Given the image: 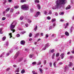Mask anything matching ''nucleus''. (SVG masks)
<instances>
[{
  "instance_id": "1",
  "label": "nucleus",
  "mask_w": 74,
  "mask_h": 74,
  "mask_svg": "<svg viewBox=\"0 0 74 74\" xmlns=\"http://www.w3.org/2000/svg\"><path fill=\"white\" fill-rule=\"evenodd\" d=\"M65 0H57L56 1V5L55 7H53V10H56V9H60L62 7V5H64L66 3Z\"/></svg>"
},
{
  "instance_id": "2",
  "label": "nucleus",
  "mask_w": 74,
  "mask_h": 74,
  "mask_svg": "<svg viewBox=\"0 0 74 74\" xmlns=\"http://www.w3.org/2000/svg\"><path fill=\"white\" fill-rule=\"evenodd\" d=\"M21 9L24 10H29V6L25 4L21 6Z\"/></svg>"
},
{
  "instance_id": "3",
  "label": "nucleus",
  "mask_w": 74,
  "mask_h": 74,
  "mask_svg": "<svg viewBox=\"0 0 74 74\" xmlns=\"http://www.w3.org/2000/svg\"><path fill=\"white\" fill-rule=\"evenodd\" d=\"M15 27V25L11 24L10 27L11 31H12V33H14L15 31V29H14V27Z\"/></svg>"
},
{
  "instance_id": "4",
  "label": "nucleus",
  "mask_w": 74,
  "mask_h": 74,
  "mask_svg": "<svg viewBox=\"0 0 74 74\" xmlns=\"http://www.w3.org/2000/svg\"><path fill=\"white\" fill-rule=\"evenodd\" d=\"M49 45H50L49 44V43H47V44H46L45 47L44 48H43V50H45L47 48H48V47H49Z\"/></svg>"
},
{
  "instance_id": "5",
  "label": "nucleus",
  "mask_w": 74,
  "mask_h": 74,
  "mask_svg": "<svg viewBox=\"0 0 74 74\" xmlns=\"http://www.w3.org/2000/svg\"><path fill=\"white\" fill-rule=\"evenodd\" d=\"M40 15V12H36V14L35 15V17H37Z\"/></svg>"
},
{
  "instance_id": "6",
  "label": "nucleus",
  "mask_w": 74,
  "mask_h": 74,
  "mask_svg": "<svg viewBox=\"0 0 74 74\" xmlns=\"http://www.w3.org/2000/svg\"><path fill=\"white\" fill-rule=\"evenodd\" d=\"M20 43L21 45H24L25 44V42L24 40H21V41Z\"/></svg>"
},
{
  "instance_id": "7",
  "label": "nucleus",
  "mask_w": 74,
  "mask_h": 74,
  "mask_svg": "<svg viewBox=\"0 0 74 74\" xmlns=\"http://www.w3.org/2000/svg\"><path fill=\"white\" fill-rule=\"evenodd\" d=\"M12 53V49H11V50H10L9 53L8 52V53H7V55L8 56V55H10V53Z\"/></svg>"
},
{
  "instance_id": "8",
  "label": "nucleus",
  "mask_w": 74,
  "mask_h": 74,
  "mask_svg": "<svg viewBox=\"0 0 74 74\" xmlns=\"http://www.w3.org/2000/svg\"><path fill=\"white\" fill-rule=\"evenodd\" d=\"M12 25H14V26H15L16 25V21H14L13 22L12 24Z\"/></svg>"
},
{
  "instance_id": "9",
  "label": "nucleus",
  "mask_w": 74,
  "mask_h": 74,
  "mask_svg": "<svg viewBox=\"0 0 74 74\" xmlns=\"http://www.w3.org/2000/svg\"><path fill=\"white\" fill-rule=\"evenodd\" d=\"M6 17L7 18H10L11 17V15L9 14H6Z\"/></svg>"
},
{
  "instance_id": "10",
  "label": "nucleus",
  "mask_w": 74,
  "mask_h": 74,
  "mask_svg": "<svg viewBox=\"0 0 74 74\" xmlns=\"http://www.w3.org/2000/svg\"><path fill=\"white\" fill-rule=\"evenodd\" d=\"M8 42H7L6 43V45L4 44V47H8Z\"/></svg>"
},
{
  "instance_id": "11",
  "label": "nucleus",
  "mask_w": 74,
  "mask_h": 74,
  "mask_svg": "<svg viewBox=\"0 0 74 74\" xmlns=\"http://www.w3.org/2000/svg\"><path fill=\"white\" fill-rule=\"evenodd\" d=\"M70 8H71V6H70V5H69L66 8V10H69V9H70Z\"/></svg>"
},
{
  "instance_id": "12",
  "label": "nucleus",
  "mask_w": 74,
  "mask_h": 74,
  "mask_svg": "<svg viewBox=\"0 0 74 74\" xmlns=\"http://www.w3.org/2000/svg\"><path fill=\"white\" fill-rule=\"evenodd\" d=\"M35 38H36V37H38V36H39V33H37L36 34H35Z\"/></svg>"
},
{
  "instance_id": "13",
  "label": "nucleus",
  "mask_w": 74,
  "mask_h": 74,
  "mask_svg": "<svg viewBox=\"0 0 74 74\" xmlns=\"http://www.w3.org/2000/svg\"><path fill=\"white\" fill-rule=\"evenodd\" d=\"M3 28H0V34H3V32L2 31Z\"/></svg>"
},
{
  "instance_id": "14",
  "label": "nucleus",
  "mask_w": 74,
  "mask_h": 74,
  "mask_svg": "<svg viewBox=\"0 0 74 74\" xmlns=\"http://www.w3.org/2000/svg\"><path fill=\"white\" fill-rule=\"evenodd\" d=\"M65 34L66 36H69V33L67 32H65Z\"/></svg>"
},
{
  "instance_id": "15",
  "label": "nucleus",
  "mask_w": 74,
  "mask_h": 74,
  "mask_svg": "<svg viewBox=\"0 0 74 74\" xmlns=\"http://www.w3.org/2000/svg\"><path fill=\"white\" fill-rule=\"evenodd\" d=\"M69 67H71V66H73V63H72L71 62H69Z\"/></svg>"
},
{
  "instance_id": "16",
  "label": "nucleus",
  "mask_w": 74,
  "mask_h": 74,
  "mask_svg": "<svg viewBox=\"0 0 74 74\" xmlns=\"http://www.w3.org/2000/svg\"><path fill=\"white\" fill-rule=\"evenodd\" d=\"M37 7L38 8V9H39V10L41 9V6H40V4H38L37 5Z\"/></svg>"
},
{
  "instance_id": "17",
  "label": "nucleus",
  "mask_w": 74,
  "mask_h": 74,
  "mask_svg": "<svg viewBox=\"0 0 74 74\" xmlns=\"http://www.w3.org/2000/svg\"><path fill=\"white\" fill-rule=\"evenodd\" d=\"M39 71L40 72V73L41 74H42V72L43 71V70H42V69L41 68L39 69Z\"/></svg>"
},
{
  "instance_id": "18",
  "label": "nucleus",
  "mask_w": 74,
  "mask_h": 74,
  "mask_svg": "<svg viewBox=\"0 0 74 74\" xmlns=\"http://www.w3.org/2000/svg\"><path fill=\"white\" fill-rule=\"evenodd\" d=\"M10 8H7L6 10H5V12H8V11H9L10 10Z\"/></svg>"
},
{
  "instance_id": "19",
  "label": "nucleus",
  "mask_w": 74,
  "mask_h": 74,
  "mask_svg": "<svg viewBox=\"0 0 74 74\" xmlns=\"http://www.w3.org/2000/svg\"><path fill=\"white\" fill-rule=\"evenodd\" d=\"M5 39H6V36H4L2 38V41H5Z\"/></svg>"
},
{
  "instance_id": "20",
  "label": "nucleus",
  "mask_w": 74,
  "mask_h": 74,
  "mask_svg": "<svg viewBox=\"0 0 74 74\" xmlns=\"http://www.w3.org/2000/svg\"><path fill=\"white\" fill-rule=\"evenodd\" d=\"M69 23H67L66 24V26L65 27V29H66L67 28V27L69 26Z\"/></svg>"
},
{
  "instance_id": "21",
  "label": "nucleus",
  "mask_w": 74,
  "mask_h": 74,
  "mask_svg": "<svg viewBox=\"0 0 74 74\" xmlns=\"http://www.w3.org/2000/svg\"><path fill=\"white\" fill-rule=\"evenodd\" d=\"M21 3H24V2H26V0H21L20 1Z\"/></svg>"
},
{
  "instance_id": "22",
  "label": "nucleus",
  "mask_w": 74,
  "mask_h": 74,
  "mask_svg": "<svg viewBox=\"0 0 74 74\" xmlns=\"http://www.w3.org/2000/svg\"><path fill=\"white\" fill-rule=\"evenodd\" d=\"M19 51H18L16 54V56H19Z\"/></svg>"
},
{
  "instance_id": "23",
  "label": "nucleus",
  "mask_w": 74,
  "mask_h": 74,
  "mask_svg": "<svg viewBox=\"0 0 74 74\" xmlns=\"http://www.w3.org/2000/svg\"><path fill=\"white\" fill-rule=\"evenodd\" d=\"M55 51V50L54 49H52L51 51H50V53H53Z\"/></svg>"
},
{
  "instance_id": "24",
  "label": "nucleus",
  "mask_w": 74,
  "mask_h": 74,
  "mask_svg": "<svg viewBox=\"0 0 74 74\" xmlns=\"http://www.w3.org/2000/svg\"><path fill=\"white\" fill-rule=\"evenodd\" d=\"M55 21H56V18H53L51 20V22H55Z\"/></svg>"
},
{
  "instance_id": "25",
  "label": "nucleus",
  "mask_w": 74,
  "mask_h": 74,
  "mask_svg": "<svg viewBox=\"0 0 74 74\" xmlns=\"http://www.w3.org/2000/svg\"><path fill=\"white\" fill-rule=\"evenodd\" d=\"M21 73H22V74H23V73H25V70H23L21 71Z\"/></svg>"
},
{
  "instance_id": "26",
  "label": "nucleus",
  "mask_w": 74,
  "mask_h": 74,
  "mask_svg": "<svg viewBox=\"0 0 74 74\" xmlns=\"http://www.w3.org/2000/svg\"><path fill=\"white\" fill-rule=\"evenodd\" d=\"M9 35L10 36V38H11V37H12V33H10L9 34Z\"/></svg>"
},
{
  "instance_id": "27",
  "label": "nucleus",
  "mask_w": 74,
  "mask_h": 74,
  "mask_svg": "<svg viewBox=\"0 0 74 74\" xmlns=\"http://www.w3.org/2000/svg\"><path fill=\"white\" fill-rule=\"evenodd\" d=\"M62 32H63V31H62V29H60V30H59V33L61 34V33H62Z\"/></svg>"
},
{
  "instance_id": "28",
  "label": "nucleus",
  "mask_w": 74,
  "mask_h": 74,
  "mask_svg": "<svg viewBox=\"0 0 74 74\" xmlns=\"http://www.w3.org/2000/svg\"><path fill=\"white\" fill-rule=\"evenodd\" d=\"M35 3H39L40 2V1H39V0H35Z\"/></svg>"
},
{
  "instance_id": "29",
  "label": "nucleus",
  "mask_w": 74,
  "mask_h": 74,
  "mask_svg": "<svg viewBox=\"0 0 74 74\" xmlns=\"http://www.w3.org/2000/svg\"><path fill=\"white\" fill-rule=\"evenodd\" d=\"M73 31V26H72L71 27V29H70V33H71Z\"/></svg>"
},
{
  "instance_id": "30",
  "label": "nucleus",
  "mask_w": 74,
  "mask_h": 74,
  "mask_svg": "<svg viewBox=\"0 0 74 74\" xmlns=\"http://www.w3.org/2000/svg\"><path fill=\"white\" fill-rule=\"evenodd\" d=\"M14 8H15V9H17V8H19V6H15L14 7Z\"/></svg>"
},
{
  "instance_id": "31",
  "label": "nucleus",
  "mask_w": 74,
  "mask_h": 74,
  "mask_svg": "<svg viewBox=\"0 0 74 74\" xmlns=\"http://www.w3.org/2000/svg\"><path fill=\"white\" fill-rule=\"evenodd\" d=\"M37 26L36 25V26L35 28L34 29V30H35V31H36V30H37Z\"/></svg>"
},
{
  "instance_id": "32",
  "label": "nucleus",
  "mask_w": 74,
  "mask_h": 74,
  "mask_svg": "<svg viewBox=\"0 0 74 74\" xmlns=\"http://www.w3.org/2000/svg\"><path fill=\"white\" fill-rule=\"evenodd\" d=\"M3 1H4L3 3L4 4H5V3H7V0H3Z\"/></svg>"
},
{
  "instance_id": "33",
  "label": "nucleus",
  "mask_w": 74,
  "mask_h": 74,
  "mask_svg": "<svg viewBox=\"0 0 74 74\" xmlns=\"http://www.w3.org/2000/svg\"><path fill=\"white\" fill-rule=\"evenodd\" d=\"M32 73H33L32 74H37V73H35V71H32Z\"/></svg>"
},
{
  "instance_id": "34",
  "label": "nucleus",
  "mask_w": 74,
  "mask_h": 74,
  "mask_svg": "<svg viewBox=\"0 0 74 74\" xmlns=\"http://www.w3.org/2000/svg\"><path fill=\"white\" fill-rule=\"evenodd\" d=\"M49 36L48 35V34H46V36L45 37V38H48V37Z\"/></svg>"
},
{
  "instance_id": "35",
  "label": "nucleus",
  "mask_w": 74,
  "mask_h": 74,
  "mask_svg": "<svg viewBox=\"0 0 74 74\" xmlns=\"http://www.w3.org/2000/svg\"><path fill=\"white\" fill-rule=\"evenodd\" d=\"M5 17H3L2 18V21H4V20H5Z\"/></svg>"
},
{
  "instance_id": "36",
  "label": "nucleus",
  "mask_w": 74,
  "mask_h": 74,
  "mask_svg": "<svg viewBox=\"0 0 74 74\" xmlns=\"http://www.w3.org/2000/svg\"><path fill=\"white\" fill-rule=\"evenodd\" d=\"M52 62H50L49 64V66H50V67H52Z\"/></svg>"
},
{
  "instance_id": "37",
  "label": "nucleus",
  "mask_w": 74,
  "mask_h": 74,
  "mask_svg": "<svg viewBox=\"0 0 74 74\" xmlns=\"http://www.w3.org/2000/svg\"><path fill=\"white\" fill-rule=\"evenodd\" d=\"M47 19H48V20H49L50 19H51V17H50V16H48L47 17Z\"/></svg>"
},
{
  "instance_id": "38",
  "label": "nucleus",
  "mask_w": 74,
  "mask_h": 74,
  "mask_svg": "<svg viewBox=\"0 0 74 74\" xmlns=\"http://www.w3.org/2000/svg\"><path fill=\"white\" fill-rule=\"evenodd\" d=\"M48 14H49L50 15H51V14H52V11H51V10H50Z\"/></svg>"
},
{
  "instance_id": "39",
  "label": "nucleus",
  "mask_w": 74,
  "mask_h": 74,
  "mask_svg": "<svg viewBox=\"0 0 74 74\" xmlns=\"http://www.w3.org/2000/svg\"><path fill=\"white\" fill-rule=\"evenodd\" d=\"M56 62H54L53 66L54 67H56Z\"/></svg>"
},
{
  "instance_id": "40",
  "label": "nucleus",
  "mask_w": 74,
  "mask_h": 74,
  "mask_svg": "<svg viewBox=\"0 0 74 74\" xmlns=\"http://www.w3.org/2000/svg\"><path fill=\"white\" fill-rule=\"evenodd\" d=\"M32 36V33H30L29 35V37H31Z\"/></svg>"
},
{
  "instance_id": "41",
  "label": "nucleus",
  "mask_w": 74,
  "mask_h": 74,
  "mask_svg": "<svg viewBox=\"0 0 74 74\" xmlns=\"http://www.w3.org/2000/svg\"><path fill=\"white\" fill-rule=\"evenodd\" d=\"M16 37H20V35L19 34H18L16 35Z\"/></svg>"
},
{
  "instance_id": "42",
  "label": "nucleus",
  "mask_w": 74,
  "mask_h": 74,
  "mask_svg": "<svg viewBox=\"0 0 74 74\" xmlns=\"http://www.w3.org/2000/svg\"><path fill=\"white\" fill-rule=\"evenodd\" d=\"M36 63H37V62H32V64H36Z\"/></svg>"
},
{
  "instance_id": "43",
  "label": "nucleus",
  "mask_w": 74,
  "mask_h": 74,
  "mask_svg": "<svg viewBox=\"0 0 74 74\" xmlns=\"http://www.w3.org/2000/svg\"><path fill=\"white\" fill-rule=\"evenodd\" d=\"M13 11H14V9H13L12 8H11L10 10V12H13Z\"/></svg>"
},
{
  "instance_id": "44",
  "label": "nucleus",
  "mask_w": 74,
  "mask_h": 74,
  "mask_svg": "<svg viewBox=\"0 0 74 74\" xmlns=\"http://www.w3.org/2000/svg\"><path fill=\"white\" fill-rule=\"evenodd\" d=\"M19 71V68H17V70H16V72L18 73Z\"/></svg>"
},
{
  "instance_id": "45",
  "label": "nucleus",
  "mask_w": 74,
  "mask_h": 74,
  "mask_svg": "<svg viewBox=\"0 0 74 74\" xmlns=\"http://www.w3.org/2000/svg\"><path fill=\"white\" fill-rule=\"evenodd\" d=\"M23 18H24L23 16H22L20 17V19H21V20H22V19H23Z\"/></svg>"
},
{
  "instance_id": "46",
  "label": "nucleus",
  "mask_w": 74,
  "mask_h": 74,
  "mask_svg": "<svg viewBox=\"0 0 74 74\" xmlns=\"http://www.w3.org/2000/svg\"><path fill=\"white\" fill-rule=\"evenodd\" d=\"M27 21L29 23H30V22H32V21H30V19H28Z\"/></svg>"
},
{
  "instance_id": "47",
  "label": "nucleus",
  "mask_w": 74,
  "mask_h": 74,
  "mask_svg": "<svg viewBox=\"0 0 74 74\" xmlns=\"http://www.w3.org/2000/svg\"><path fill=\"white\" fill-rule=\"evenodd\" d=\"M55 25H56V23H54L53 24V28H54V27L55 26Z\"/></svg>"
},
{
  "instance_id": "48",
  "label": "nucleus",
  "mask_w": 74,
  "mask_h": 74,
  "mask_svg": "<svg viewBox=\"0 0 74 74\" xmlns=\"http://www.w3.org/2000/svg\"><path fill=\"white\" fill-rule=\"evenodd\" d=\"M44 14H45V15H48L47 14V12L46 11H44Z\"/></svg>"
},
{
  "instance_id": "49",
  "label": "nucleus",
  "mask_w": 74,
  "mask_h": 74,
  "mask_svg": "<svg viewBox=\"0 0 74 74\" xmlns=\"http://www.w3.org/2000/svg\"><path fill=\"white\" fill-rule=\"evenodd\" d=\"M52 26H50L49 27V30H51V29H52Z\"/></svg>"
},
{
  "instance_id": "50",
  "label": "nucleus",
  "mask_w": 74,
  "mask_h": 74,
  "mask_svg": "<svg viewBox=\"0 0 74 74\" xmlns=\"http://www.w3.org/2000/svg\"><path fill=\"white\" fill-rule=\"evenodd\" d=\"M41 64V62H39V63L37 64V65H40V64Z\"/></svg>"
},
{
  "instance_id": "51",
  "label": "nucleus",
  "mask_w": 74,
  "mask_h": 74,
  "mask_svg": "<svg viewBox=\"0 0 74 74\" xmlns=\"http://www.w3.org/2000/svg\"><path fill=\"white\" fill-rule=\"evenodd\" d=\"M30 11L31 12H33V9H30Z\"/></svg>"
},
{
  "instance_id": "52",
  "label": "nucleus",
  "mask_w": 74,
  "mask_h": 74,
  "mask_svg": "<svg viewBox=\"0 0 74 74\" xmlns=\"http://www.w3.org/2000/svg\"><path fill=\"white\" fill-rule=\"evenodd\" d=\"M44 64H45L46 63H47V61H46V60H45L44 61Z\"/></svg>"
},
{
  "instance_id": "53",
  "label": "nucleus",
  "mask_w": 74,
  "mask_h": 74,
  "mask_svg": "<svg viewBox=\"0 0 74 74\" xmlns=\"http://www.w3.org/2000/svg\"><path fill=\"white\" fill-rule=\"evenodd\" d=\"M61 58L62 59H63L64 58V56H61Z\"/></svg>"
},
{
  "instance_id": "54",
  "label": "nucleus",
  "mask_w": 74,
  "mask_h": 74,
  "mask_svg": "<svg viewBox=\"0 0 74 74\" xmlns=\"http://www.w3.org/2000/svg\"><path fill=\"white\" fill-rule=\"evenodd\" d=\"M64 21V20L61 19L60 20V22H63Z\"/></svg>"
},
{
  "instance_id": "55",
  "label": "nucleus",
  "mask_w": 74,
  "mask_h": 74,
  "mask_svg": "<svg viewBox=\"0 0 74 74\" xmlns=\"http://www.w3.org/2000/svg\"><path fill=\"white\" fill-rule=\"evenodd\" d=\"M19 14H20V12H16V14H17V15H18Z\"/></svg>"
},
{
  "instance_id": "56",
  "label": "nucleus",
  "mask_w": 74,
  "mask_h": 74,
  "mask_svg": "<svg viewBox=\"0 0 74 74\" xmlns=\"http://www.w3.org/2000/svg\"><path fill=\"white\" fill-rule=\"evenodd\" d=\"M55 36V34H53L52 36H51L52 37H54V36Z\"/></svg>"
},
{
  "instance_id": "57",
  "label": "nucleus",
  "mask_w": 74,
  "mask_h": 74,
  "mask_svg": "<svg viewBox=\"0 0 74 74\" xmlns=\"http://www.w3.org/2000/svg\"><path fill=\"white\" fill-rule=\"evenodd\" d=\"M56 56H59V53H57L56 54Z\"/></svg>"
},
{
  "instance_id": "58",
  "label": "nucleus",
  "mask_w": 74,
  "mask_h": 74,
  "mask_svg": "<svg viewBox=\"0 0 74 74\" xmlns=\"http://www.w3.org/2000/svg\"><path fill=\"white\" fill-rule=\"evenodd\" d=\"M26 33V32L25 31H24L21 32V33H22V34H24V33Z\"/></svg>"
},
{
  "instance_id": "59",
  "label": "nucleus",
  "mask_w": 74,
  "mask_h": 74,
  "mask_svg": "<svg viewBox=\"0 0 74 74\" xmlns=\"http://www.w3.org/2000/svg\"><path fill=\"white\" fill-rule=\"evenodd\" d=\"M25 26L26 27H28V24H25Z\"/></svg>"
},
{
  "instance_id": "60",
  "label": "nucleus",
  "mask_w": 74,
  "mask_h": 74,
  "mask_svg": "<svg viewBox=\"0 0 74 74\" xmlns=\"http://www.w3.org/2000/svg\"><path fill=\"white\" fill-rule=\"evenodd\" d=\"M55 15L56 16H58V13L57 12H56L55 14Z\"/></svg>"
},
{
  "instance_id": "61",
  "label": "nucleus",
  "mask_w": 74,
  "mask_h": 74,
  "mask_svg": "<svg viewBox=\"0 0 74 74\" xmlns=\"http://www.w3.org/2000/svg\"><path fill=\"white\" fill-rule=\"evenodd\" d=\"M10 68H8L6 70L7 71H9L10 70Z\"/></svg>"
},
{
  "instance_id": "62",
  "label": "nucleus",
  "mask_w": 74,
  "mask_h": 74,
  "mask_svg": "<svg viewBox=\"0 0 74 74\" xmlns=\"http://www.w3.org/2000/svg\"><path fill=\"white\" fill-rule=\"evenodd\" d=\"M32 38H30L29 39V41H32Z\"/></svg>"
},
{
  "instance_id": "63",
  "label": "nucleus",
  "mask_w": 74,
  "mask_h": 74,
  "mask_svg": "<svg viewBox=\"0 0 74 74\" xmlns=\"http://www.w3.org/2000/svg\"><path fill=\"white\" fill-rule=\"evenodd\" d=\"M64 53H62L61 54V56H64Z\"/></svg>"
},
{
  "instance_id": "64",
  "label": "nucleus",
  "mask_w": 74,
  "mask_h": 74,
  "mask_svg": "<svg viewBox=\"0 0 74 74\" xmlns=\"http://www.w3.org/2000/svg\"><path fill=\"white\" fill-rule=\"evenodd\" d=\"M71 52L72 53H74V49L73 50V51H71Z\"/></svg>"
}]
</instances>
